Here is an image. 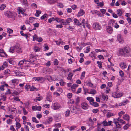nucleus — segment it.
<instances>
[{
  "label": "nucleus",
  "mask_w": 131,
  "mask_h": 131,
  "mask_svg": "<svg viewBox=\"0 0 131 131\" xmlns=\"http://www.w3.org/2000/svg\"><path fill=\"white\" fill-rule=\"evenodd\" d=\"M131 51L130 47L128 46H125L119 49L118 52L119 56H122L125 57H128Z\"/></svg>",
  "instance_id": "obj_1"
},
{
  "label": "nucleus",
  "mask_w": 131,
  "mask_h": 131,
  "mask_svg": "<svg viewBox=\"0 0 131 131\" xmlns=\"http://www.w3.org/2000/svg\"><path fill=\"white\" fill-rule=\"evenodd\" d=\"M119 121L122 124H125L126 123V122L124 121L123 119H121V118H118L117 119H113V123L115 124L117 128H120L121 127V125L119 123Z\"/></svg>",
  "instance_id": "obj_2"
},
{
  "label": "nucleus",
  "mask_w": 131,
  "mask_h": 131,
  "mask_svg": "<svg viewBox=\"0 0 131 131\" xmlns=\"http://www.w3.org/2000/svg\"><path fill=\"white\" fill-rule=\"evenodd\" d=\"M30 61H27L26 60L20 61L18 64L19 66H23L24 67H28L30 66V62L32 61L31 59H30Z\"/></svg>",
  "instance_id": "obj_3"
},
{
  "label": "nucleus",
  "mask_w": 131,
  "mask_h": 131,
  "mask_svg": "<svg viewBox=\"0 0 131 131\" xmlns=\"http://www.w3.org/2000/svg\"><path fill=\"white\" fill-rule=\"evenodd\" d=\"M112 96L115 98H118L121 97L123 95V93L122 92H119L116 90L115 92L112 93Z\"/></svg>",
  "instance_id": "obj_4"
},
{
  "label": "nucleus",
  "mask_w": 131,
  "mask_h": 131,
  "mask_svg": "<svg viewBox=\"0 0 131 131\" xmlns=\"http://www.w3.org/2000/svg\"><path fill=\"white\" fill-rule=\"evenodd\" d=\"M5 15L8 18H11L13 17L14 15V13L10 11H7L4 13Z\"/></svg>",
  "instance_id": "obj_5"
},
{
  "label": "nucleus",
  "mask_w": 131,
  "mask_h": 131,
  "mask_svg": "<svg viewBox=\"0 0 131 131\" xmlns=\"http://www.w3.org/2000/svg\"><path fill=\"white\" fill-rule=\"evenodd\" d=\"M92 26L93 29L96 30H100L102 28L101 25L97 22L94 23L93 24Z\"/></svg>",
  "instance_id": "obj_6"
},
{
  "label": "nucleus",
  "mask_w": 131,
  "mask_h": 131,
  "mask_svg": "<svg viewBox=\"0 0 131 131\" xmlns=\"http://www.w3.org/2000/svg\"><path fill=\"white\" fill-rule=\"evenodd\" d=\"M36 40L38 42H41L43 41V39L41 37H38L37 35L35 34L33 36V41Z\"/></svg>",
  "instance_id": "obj_7"
},
{
  "label": "nucleus",
  "mask_w": 131,
  "mask_h": 131,
  "mask_svg": "<svg viewBox=\"0 0 131 131\" xmlns=\"http://www.w3.org/2000/svg\"><path fill=\"white\" fill-rule=\"evenodd\" d=\"M60 107V105L57 102L53 104L51 106L52 109L55 110H58Z\"/></svg>",
  "instance_id": "obj_8"
},
{
  "label": "nucleus",
  "mask_w": 131,
  "mask_h": 131,
  "mask_svg": "<svg viewBox=\"0 0 131 131\" xmlns=\"http://www.w3.org/2000/svg\"><path fill=\"white\" fill-rule=\"evenodd\" d=\"M33 79L34 80L40 83L43 82L45 80L44 78L40 77H34L33 78Z\"/></svg>",
  "instance_id": "obj_9"
},
{
  "label": "nucleus",
  "mask_w": 131,
  "mask_h": 131,
  "mask_svg": "<svg viewBox=\"0 0 131 131\" xmlns=\"http://www.w3.org/2000/svg\"><path fill=\"white\" fill-rule=\"evenodd\" d=\"M73 18H67L65 21L64 19L63 25H69L70 23L73 22Z\"/></svg>",
  "instance_id": "obj_10"
},
{
  "label": "nucleus",
  "mask_w": 131,
  "mask_h": 131,
  "mask_svg": "<svg viewBox=\"0 0 131 131\" xmlns=\"http://www.w3.org/2000/svg\"><path fill=\"white\" fill-rule=\"evenodd\" d=\"M14 72L15 75L16 76H24L25 73L23 72H20L18 70H15Z\"/></svg>",
  "instance_id": "obj_11"
},
{
  "label": "nucleus",
  "mask_w": 131,
  "mask_h": 131,
  "mask_svg": "<svg viewBox=\"0 0 131 131\" xmlns=\"http://www.w3.org/2000/svg\"><path fill=\"white\" fill-rule=\"evenodd\" d=\"M117 40L120 43L122 44L124 42V40L121 34H118L117 35Z\"/></svg>",
  "instance_id": "obj_12"
},
{
  "label": "nucleus",
  "mask_w": 131,
  "mask_h": 131,
  "mask_svg": "<svg viewBox=\"0 0 131 131\" xmlns=\"http://www.w3.org/2000/svg\"><path fill=\"white\" fill-rule=\"evenodd\" d=\"M112 123L113 122L111 121H109L107 122L105 120L103 122L102 124L104 126H111Z\"/></svg>",
  "instance_id": "obj_13"
},
{
  "label": "nucleus",
  "mask_w": 131,
  "mask_h": 131,
  "mask_svg": "<svg viewBox=\"0 0 131 131\" xmlns=\"http://www.w3.org/2000/svg\"><path fill=\"white\" fill-rule=\"evenodd\" d=\"M81 107L84 110L88 109L89 108V105L88 104L85 102H83L81 103Z\"/></svg>",
  "instance_id": "obj_14"
},
{
  "label": "nucleus",
  "mask_w": 131,
  "mask_h": 131,
  "mask_svg": "<svg viewBox=\"0 0 131 131\" xmlns=\"http://www.w3.org/2000/svg\"><path fill=\"white\" fill-rule=\"evenodd\" d=\"M64 19L58 17H55V20L57 22L60 23L63 25L64 22Z\"/></svg>",
  "instance_id": "obj_15"
},
{
  "label": "nucleus",
  "mask_w": 131,
  "mask_h": 131,
  "mask_svg": "<svg viewBox=\"0 0 131 131\" xmlns=\"http://www.w3.org/2000/svg\"><path fill=\"white\" fill-rule=\"evenodd\" d=\"M107 32L109 34H112L113 31V29L110 26H107L106 28Z\"/></svg>",
  "instance_id": "obj_16"
},
{
  "label": "nucleus",
  "mask_w": 131,
  "mask_h": 131,
  "mask_svg": "<svg viewBox=\"0 0 131 131\" xmlns=\"http://www.w3.org/2000/svg\"><path fill=\"white\" fill-rule=\"evenodd\" d=\"M122 118L123 119L127 121L128 122V121L130 120V117L128 114H126L123 115L122 117Z\"/></svg>",
  "instance_id": "obj_17"
},
{
  "label": "nucleus",
  "mask_w": 131,
  "mask_h": 131,
  "mask_svg": "<svg viewBox=\"0 0 131 131\" xmlns=\"http://www.w3.org/2000/svg\"><path fill=\"white\" fill-rule=\"evenodd\" d=\"M15 51L19 53H20L22 52V50L21 48L19 47V45L18 44L16 45Z\"/></svg>",
  "instance_id": "obj_18"
},
{
  "label": "nucleus",
  "mask_w": 131,
  "mask_h": 131,
  "mask_svg": "<svg viewBox=\"0 0 131 131\" xmlns=\"http://www.w3.org/2000/svg\"><path fill=\"white\" fill-rule=\"evenodd\" d=\"M18 9L19 11V14L21 13L23 15H25L24 12L25 11V9L21 7H18Z\"/></svg>",
  "instance_id": "obj_19"
},
{
  "label": "nucleus",
  "mask_w": 131,
  "mask_h": 131,
  "mask_svg": "<svg viewBox=\"0 0 131 131\" xmlns=\"http://www.w3.org/2000/svg\"><path fill=\"white\" fill-rule=\"evenodd\" d=\"M41 107L40 106H37V105L33 106L32 109L33 110H38L40 111L41 110Z\"/></svg>",
  "instance_id": "obj_20"
},
{
  "label": "nucleus",
  "mask_w": 131,
  "mask_h": 131,
  "mask_svg": "<svg viewBox=\"0 0 131 131\" xmlns=\"http://www.w3.org/2000/svg\"><path fill=\"white\" fill-rule=\"evenodd\" d=\"M84 13L85 12L84 10L81 9L78 12V14L77 15V16L78 17H79L83 15Z\"/></svg>",
  "instance_id": "obj_21"
},
{
  "label": "nucleus",
  "mask_w": 131,
  "mask_h": 131,
  "mask_svg": "<svg viewBox=\"0 0 131 131\" xmlns=\"http://www.w3.org/2000/svg\"><path fill=\"white\" fill-rule=\"evenodd\" d=\"M16 45L12 47H11L10 48L9 51L11 53H13L15 51Z\"/></svg>",
  "instance_id": "obj_22"
},
{
  "label": "nucleus",
  "mask_w": 131,
  "mask_h": 131,
  "mask_svg": "<svg viewBox=\"0 0 131 131\" xmlns=\"http://www.w3.org/2000/svg\"><path fill=\"white\" fill-rule=\"evenodd\" d=\"M73 20L74 21V24L78 26H81V23H80L79 21L77 19L74 18Z\"/></svg>",
  "instance_id": "obj_23"
},
{
  "label": "nucleus",
  "mask_w": 131,
  "mask_h": 131,
  "mask_svg": "<svg viewBox=\"0 0 131 131\" xmlns=\"http://www.w3.org/2000/svg\"><path fill=\"white\" fill-rule=\"evenodd\" d=\"M101 97L104 101H106L108 99V96L107 95L103 94L102 95Z\"/></svg>",
  "instance_id": "obj_24"
},
{
  "label": "nucleus",
  "mask_w": 131,
  "mask_h": 131,
  "mask_svg": "<svg viewBox=\"0 0 131 131\" xmlns=\"http://www.w3.org/2000/svg\"><path fill=\"white\" fill-rule=\"evenodd\" d=\"M87 100L89 101L90 104L91 105L94 101L93 98L91 97H88L87 98Z\"/></svg>",
  "instance_id": "obj_25"
},
{
  "label": "nucleus",
  "mask_w": 131,
  "mask_h": 131,
  "mask_svg": "<svg viewBox=\"0 0 131 131\" xmlns=\"http://www.w3.org/2000/svg\"><path fill=\"white\" fill-rule=\"evenodd\" d=\"M89 94L94 95L97 93L96 91L94 89H91L89 92H88Z\"/></svg>",
  "instance_id": "obj_26"
},
{
  "label": "nucleus",
  "mask_w": 131,
  "mask_h": 131,
  "mask_svg": "<svg viewBox=\"0 0 131 131\" xmlns=\"http://www.w3.org/2000/svg\"><path fill=\"white\" fill-rule=\"evenodd\" d=\"M120 66L122 69H123L126 68L127 66V65L123 62H122L120 64Z\"/></svg>",
  "instance_id": "obj_27"
},
{
  "label": "nucleus",
  "mask_w": 131,
  "mask_h": 131,
  "mask_svg": "<svg viewBox=\"0 0 131 131\" xmlns=\"http://www.w3.org/2000/svg\"><path fill=\"white\" fill-rule=\"evenodd\" d=\"M55 42L56 44L57 45L61 44V45H63L64 42H63L62 40L60 39H58L57 41H55Z\"/></svg>",
  "instance_id": "obj_28"
},
{
  "label": "nucleus",
  "mask_w": 131,
  "mask_h": 131,
  "mask_svg": "<svg viewBox=\"0 0 131 131\" xmlns=\"http://www.w3.org/2000/svg\"><path fill=\"white\" fill-rule=\"evenodd\" d=\"M9 110L11 111L12 114H15L17 112V109L13 107H11L10 109Z\"/></svg>",
  "instance_id": "obj_29"
},
{
  "label": "nucleus",
  "mask_w": 131,
  "mask_h": 131,
  "mask_svg": "<svg viewBox=\"0 0 131 131\" xmlns=\"http://www.w3.org/2000/svg\"><path fill=\"white\" fill-rule=\"evenodd\" d=\"M46 99L47 101L50 102H52V97L50 95H48L47 96Z\"/></svg>",
  "instance_id": "obj_30"
},
{
  "label": "nucleus",
  "mask_w": 131,
  "mask_h": 131,
  "mask_svg": "<svg viewBox=\"0 0 131 131\" xmlns=\"http://www.w3.org/2000/svg\"><path fill=\"white\" fill-rule=\"evenodd\" d=\"M128 100H125L123 101L122 102L120 103V105L124 106L126 105L128 103Z\"/></svg>",
  "instance_id": "obj_31"
},
{
  "label": "nucleus",
  "mask_w": 131,
  "mask_h": 131,
  "mask_svg": "<svg viewBox=\"0 0 131 131\" xmlns=\"http://www.w3.org/2000/svg\"><path fill=\"white\" fill-rule=\"evenodd\" d=\"M116 23L115 21L113 19H110L109 21V24L111 26H113Z\"/></svg>",
  "instance_id": "obj_32"
},
{
  "label": "nucleus",
  "mask_w": 131,
  "mask_h": 131,
  "mask_svg": "<svg viewBox=\"0 0 131 131\" xmlns=\"http://www.w3.org/2000/svg\"><path fill=\"white\" fill-rule=\"evenodd\" d=\"M115 115V114L114 113L111 112H108L107 113L106 115L107 117L109 118L112 116H114Z\"/></svg>",
  "instance_id": "obj_33"
},
{
  "label": "nucleus",
  "mask_w": 131,
  "mask_h": 131,
  "mask_svg": "<svg viewBox=\"0 0 131 131\" xmlns=\"http://www.w3.org/2000/svg\"><path fill=\"white\" fill-rule=\"evenodd\" d=\"M0 100L4 101L5 100L6 97L5 95L1 94L0 95Z\"/></svg>",
  "instance_id": "obj_34"
},
{
  "label": "nucleus",
  "mask_w": 131,
  "mask_h": 131,
  "mask_svg": "<svg viewBox=\"0 0 131 131\" xmlns=\"http://www.w3.org/2000/svg\"><path fill=\"white\" fill-rule=\"evenodd\" d=\"M8 61L10 64H11L14 65L15 63L14 60L12 59H8Z\"/></svg>",
  "instance_id": "obj_35"
},
{
  "label": "nucleus",
  "mask_w": 131,
  "mask_h": 131,
  "mask_svg": "<svg viewBox=\"0 0 131 131\" xmlns=\"http://www.w3.org/2000/svg\"><path fill=\"white\" fill-rule=\"evenodd\" d=\"M12 82L14 84H17L19 82V80L17 79H14L11 80Z\"/></svg>",
  "instance_id": "obj_36"
},
{
  "label": "nucleus",
  "mask_w": 131,
  "mask_h": 131,
  "mask_svg": "<svg viewBox=\"0 0 131 131\" xmlns=\"http://www.w3.org/2000/svg\"><path fill=\"white\" fill-rule=\"evenodd\" d=\"M48 2L50 4H53L56 2L58 0H47Z\"/></svg>",
  "instance_id": "obj_37"
},
{
  "label": "nucleus",
  "mask_w": 131,
  "mask_h": 131,
  "mask_svg": "<svg viewBox=\"0 0 131 131\" xmlns=\"http://www.w3.org/2000/svg\"><path fill=\"white\" fill-rule=\"evenodd\" d=\"M57 6L59 8H63L64 7V5L62 3H59L57 4Z\"/></svg>",
  "instance_id": "obj_38"
},
{
  "label": "nucleus",
  "mask_w": 131,
  "mask_h": 131,
  "mask_svg": "<svg viewBox=\"0 0 131 131\" xmlns=\"http://www.w3.org/2000/svg\"><path fill=\"white\" fill-rule=\"evenodd\" d=\"M125 114V112L123 110L121 111L118 113V115L119 116L118 118H121V116Z\"/></svg>",
  "instance_id": "obj_39"
},
{
  "label": "nucleus",
  "mask_w": 131,
  "mask_h": 131,
  "mask_svg": "<svg viewBox=\"0 0 131 131\" xmlns=\"http://www.w3.org/2000/svg\"><path fill=\"white\" fill-rule=\"evenodd\" d=\"M73 76L72 73L70 72L68 74L67 79L68 80H70L72 79V77Z\"/></svg>",
  "instance_id": "obj_40"
},
{
  "label": "nucleus",
  "mask_w": 131,
  "mask_h": 131,
  "mask_svg": "<svg viewBox=\"0 0 131 131\" xmlns=\"http://www.w3.org/2000/svg\"><path fill=\"white\" fill-rule=\"evenodd\" d=\"M34 50L35 52H37L40 51V48L38 46H35L34 48Z\"/></svg>",
  "instance_id": "obj_41"
},
{
  "label": "nucleus",
  "mask_w": 131,
  "mask_h": 131,
  "mask_svg": "<svg viewBox=\"0 0 131 131\" xmlns=\"http://www.w3.org/2000/svg\"><path fill=\"white\" fill-rule=\"evenodd\" d=\"M76 127L75 126H68V128L70 130L72 131L74 130Z\"/></svg>",
  "instance_id": "obj_42"
},
{
  "label": "nucleus",
  "mask_w": 131,
  "mask_h": 131,
  "mask_svg": "<svg viewBox=\"0 0 131 131\" xmlns=\"http://www.w3.org/2000/svg\"><path fill=\"white\" fill-rule=\"evenodd\" d=\"M53 118L52 117H49L48 118V119L47 121V123L48 124H50L51 122H52V121L53 120Z\"/></svg>",
  "instance_id": "obj_43"
},
{
  "label": "nucleus",
  "mask_w": 131,
  "mask_h": 131,
  "mask_svg": "<svg viewBox=\"0 0 131 131\" xmlns=\"http://www.w3.org/2000/svg\"><path fill=\"white\" fill-rule=\"evenodd\" d=\"M102 62H100L99 61H97V63L98 65V67L100 69H101L102 68Z\"/></svg>",
  "instance_id": "obj_44"
},
{
  "label": "nucleus",
  "mask_w": 131,
  "mask_h": 131,
  "mask_svg": "<svg viewBox=\"0 0 131 131\" xmlns=\"http://www.w3.org/2000/svg\"><path fill=\"white\" fill-rule=\"evenodd\" d=\"M30 85L28 84H26V85L25 86V89L27 91H29V89L30 88Z\"/></svg>",
  "instance_id": "obj_45"
},
{
  "label": "nucleus",
  "mask_w": 131,
  "mask_h": 131,
  "mask_svg": "<svg viewBox=\"0 0 131 131\" xmlns=\"http://www.w3.org/2000/svg\"><path fill=\"white\" fill-rule=\"evenodd\" d=\"M130 125L129 124V123H127L123 127V129L124 130L127 129L129 127Z\"/></svg>",
  "instance_id": "obj_46"
},
{
  "label": "nucleus",
  "mask_w": 131,
  "mask_h": 131,
  "mask_svg": "<svg viewBox=\"0 0 131 131\" xmlns=\"http://www.w3.org/2000/svg\"><path fill=\"white\" fill-rule=\"evenodd\" d=\"M42 99L41 97H36L34 100L35 102H37L40 101Z\"/></svg>",
  "instance_id": "obj_47"
},
{
  "label": "nucleus",
  "mask_w": 131,
  "mask_h": 131,
  "mask_svg": "<svg viewBox=\"0 0 131 131\" xmlns=\"http://www.w3.org/2000/svg\"><path fill=\"white\" fill-rule=\"evenodd\" d=\"M81 23V25H82L83 27L84 28H85V25L86 23V22L85 19H83L82 20Z\"/></svg>",
  "instance_id": "obj_48"
},
{
  "label": "nucleus",
  "mask_w": 131,
  "mask_h": 131,
  "mask_svg": "<svg viewBox=\"0 0 131 131\" xmlns=\"http://www.w3.org/2000/svg\"><path fill=\"white\" fill-rule=\"evenodd\" d=\"M41 13V11L36 10V13L35 14V15L36 16L38 17L39 16V15Z\"/></svg>",
  "instance_id": "obj_49"
},
{
  "label": "nucleus",
  "mask_w": 131,
  "mask_h": 131,
  "mask_svg": "<svg viewBox=\"0 0 131 131\" xmlns=\"http://www.w3.org/2000/svg\"><path fill=\"white\" fill-rule=\"evenodd\" d=\"M6 5L5 4H3L1 5L0 7V10H3L6 7Z\"/></svg>",
  "instance_id": "obj_50"
},
{
  "label": "nucleus",
  "mask_w": 131,
  "mask_h": 131,
  "mask_svg": "<svg viewBox=\"0 0 131 131\" xmlns=\"http://www.w3.org/2000/svg\"><path fill=\"white\" fill-rule=\"evenodd\" d=\"M89 56L91 57L95 58V54L92 52H91L89 55Z\"/></svg>",
  "instance_id": "obj_51"
},
{
  "label": "nucleus",
  "mask_w": 131,
  "mask_h": 131,
  "mask_svg": "<svg viewBox=\"0 0 131 131\" xmlns=\"http://www.w3.org/2000/svg\"><path fill=\"white\" fill-rule=\"evenodd\" d=\"M70 113V110H67L66 112V117H68L69 116Z\"/></svg>",
  "instance_id": "obj_52"
},
{
  "label": "nucleus",
  "mask_w": 131,
  "mask_h": 131,
  "mask_svg": "<svg viewBox=\"0 0 131 131\" xmlns=\"http://www.w3.org/2000/svg\"><path fill=\"white\" fill-rule=\"evenodd\" d=\"M20 1L23 5H27V0H20Z\"/></svg>",
  "instance_id": "obj_53"
},
{
  "label": "nucleus",
  "mask_w": 131,
  "mask_h": 131,
  "mask_svg": "<svg viewBox=\"0 0 131 131\" xmlns=\"http://www.w3.org/2000/svg\"><path fill=\"white\" fill-rule=\"evenodd\" d=\"M90 50V46H88L86 47V49L84 51V52L85 53L89 52Z\"/></svg>",
  "instance_id": "obj_54"
},
{
  "label": "nucleus",
  "mask_w": 131,
  "mask_h": 131,
  "mask_svg": "<svg viewBox=\"0 0 131 131\" xmlns=\"http://www.w3.org/2000/svg\"><path fill=\"white\" fill-rule=\"evenodd\" d=\"M54 21H55V17H52L48 20V21L49 23H51V22Z\"/></svg>",
  "instance_id": "obj_55"
},
{
  "label": "nucleus",
  "mask_w": 131,
  "mask_h": 131,
  "mask_svg": "<svg viewBox=\"0 0 131 131\" xmlns=\"http://www.w3.org/2000/svg\"><path fill=\"white\" fill-rule=\"evenodd\" d=\"M7 32L9 34H12L13 32V30L9 28H7Z\"/></svg>",
  "instance_id": "obj_56"
},
{
  "label": "nucleus",
  "mask_w": 131,
  "mask_h": 131,
  "mask_svg": "<svg viewBox=\"0 0 131 131\" xmlns=\"http://www.w3.org/2000/svg\"><path fill=\"white\" fill-rule=\"evenodd\" d=\"M59 83L60 85L62 86H64L66 84V83L63 80H61L60 82H59Z\"/></svg>",
  "instance_id": "obj_57"
},
{
  "label": "nucleus",
  "mask_w": 131,
  "mask_h": 131,
  "mask_svg": "<svg viewBox=\"0 0 131 131\" xmlns=\"http://www.w3.org/2000/svg\"><path fill=\"white\" fill-rule=\"evenodd\" d=\"M36 127L37 128H39L41 127L42 128H44V125L41 124H39L36 125Z\"/></svg>",
  "instance_id": "obj_58"
},
{
  "label": "nucleus",
  "mask_w": 131,
  "mask_h": 131,
  "mask_svg": "<svg viewBox=\"0 0 131 131\" xmlns=\"http://www.w3.org/2000/svg\"><path fill=\"white\" fill-rule=\"evenodd\" d=\"M74 28V26H70L68 27L67 28V29L70 31H72Z\"/></svg>",
  "instance_id": "obj_59"
},
{
  "label": "nucleus",
  "mask_w": 131,
  "mask_h": 131,
  "mask_svg": "<svg viewBox=\"0 0 131 131\" xmlns=\"http://www.w3.org/2000/svg\"><path fill=\"white\" fill-rule=\"evenodd\" d=\"M119 1L121 2V4L122 6H125L127 4V3L125 2L124 0H119Z\"/></svg>",
  "instance_id": "obj_60"
},
{
  "label": "nucleus",
  "mask_w": 131,
  "mask_h": 131,
  "mask_svg": "<svg viewBox=\"0 0 131 131\" xmlns=\"http://www.w3.org/2000/svg\"><path fill=\"white\" fill-rule=\"evenodd\" d=\"M93 121L92 119L91 118H90L89 119V122L88 124H89V126L90 125V124H92L93 123Z\"/></svg>",
  "instance_id": "obj_61"
},
{
  "label": "nucleus",
  "mask_w": 131,
  "mask_h": 131,
  "mask_svg": "<svg viewBox=\"0 0 131 131\" xmlns=\"http://www.w3.org/2000/svg\"><path fill=\"white\" fill-rule=\"evenodd\" d=\"M61 126V124L60 123L56 124L55 125V126L57 128H60Z\"/></svg>",
  "instance_id": "obj_62"
},
{
  "label": "nucleus",
  "mask_w": 131,
  "mask_h": 131,
  "mask_svg": "<svg viewBox=\"0 0 131 131\" xmlns=\"http://www.w3.org/2000/svg\"><path fill=\"white\" fill-rule=\"evenodd\" d=\"M85 71H84L82 73L80 77L81 79L82 80L84 79L85 77Z\"/></svg>",
  "instance_id": "obj_63"
},
{
  "label": "nucleus",
  "mask_w": 131,
  "mask_h": 131,
  "mask_svg": "<svg viewBox=\"0 0 131 131\" xmlns=\"http://www.w3.org/2000/svg\"><path fill=\"white\" fill-rule=\"evenodd\" d=\"M0 56L1 57H7V55L5 52L0 54Z\"/></svg>",
  "instance_id": "obj_64"
}]
</instances>
